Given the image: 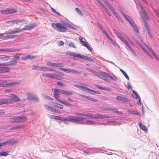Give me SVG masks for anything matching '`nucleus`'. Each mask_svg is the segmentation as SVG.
Returning a JSON list of instances; mask_svg holds the SVG:
<instances>
[{
	"label": "nucleus",
	"instance_id": "51",
	"mask_svg": "<svg viewBox=\"0 0 159 159\" xmlns=\"http://www.w3.org/2000/svg\"><path fill=\"white\" fill-rule=\"evenodd\" d=\"M16 12V11L14 9H8V14L15 13Z\"/></svg>",
	"mask_w": 159,
	"mask_h": 159
},
{
	"label": "nucleus",
	"instance_id": "37",
	"mask_svg": "<svg viewBox=\"0 0 159 159\" xmlns=\"http://www.w3.org/2000/svg\"><path fill=\"white\" fill-rule=\"evenodd\" d=\"M110 10L114 14L116 13V10L114 9V7L112 6L111 4L108 7Z\"/></svg>",
	"mask_w": 159,
	"mask_h": 159
},
{
	"label": "nucleus",
	"instance_id": "29",
	"mask_svg": "<svg viewBox=\"0 0 159 159\" xmlns=\"http://www.w3.org/2000/svg\"><path fill=\"white\" fill-rule=\"evenodd\" d=\"M140 128L143 131L147 132V129L146 127L143 123H140L139 125Z\"/></svg>",
	"mask_w": 159,
	"mask_h": 159
},
{
	"label": "nucleus",
	"instance_id": "58",
	"mask_svg": "<svg viewBox=\"0 0 159 159\" xmlns=\"http://www.w3.org/2000/svg\"><path fill=\"white\" fill-rule=\"evenodd\" d=\"M3 104H6V99H0V105Z\"/></svg>",
	"mask_w": 159,
	"mask_h": 159
},
{
	"label": "nucleus",
	"instance_id": "31",
	"mask_svg": "<svg viewBox=\"0 0 159 159\" xmlns=\"http://www.w3.org/2000/svg\"><path fill=\"white\" fill-rule=\"evenodd\" d=\"M139 46L141 47V48L145 52H146V53L148 55L149 57H150L152 59L153 58L152 56L150 54L146 49H145L143 47V46L142 45H140V44H139Z\"/></svg>",
	"mask_w": 159,
	"mask_h": 159
},
{
	"label": "nucleus",
	"instance_id": "10",
	"mask_svg": "<svg viewBox=\"0 0 159 159\" xmlns=\"http://www.w3.org/2000/svg\"><path fill=\"white\" fill-rule=\"evenodd\" d=\"M47 64L49 66L57 67H63L64 65L62 63H52L50 62H47Z\"/></svg>",
	"mask_w": 159,
	"mask_h": 159
},
{
	"label": "nucleus",
	"instance_id": "64",
	"mask_svg": "<svg viewBox=\"0 0 159 159\" xmlns=\"http://www.w3.org/2000/svg\"><path fill=\"white\" fill-rule=\"evenodd\" d=\"M57 84L59 86H61L65 87L66 86V85H64L63 83L61 82L57 81Z\"/></svg>",
	"mask_w": 159,
	"mask_h": 159
},
{
	"label": "nucleus",
	"instance_id": "39",
	"mask_svg": "<svg viewBox=\"0 0 159 159\" xmlns=\"http://www.w3.org/2000/svg\"><path fill=\"white\" fill-rule=\"evenodd\" d=\"M87 70L88 71L92 73H93L95 75H96L97 74L98 72L95 71L94 70L90 68H87Z\"/></svg>",
	"mask_w": 159,
	"mask_h": 159
},
{
	"label": "nucleus",
	"instance_id": "43",
	"mask_svg": "<svg viewBox=\"0 0 159 159\" xmlns=\"http://www.w3.org/2000/svg\"><path fill=\"white\" fill-rule=\"evenodd\" d=\"M63 23H62V24L63 25H65V26H66L67 27H68L69 28L72 29H73V30L75 29V28H74L73 26H71V25H69L67 23H66L65 22H64V21H63Z\"/></svg>",
	"mask_w": 159,
	"mask_h": 159
},
{
	"label": "nucleus",
	"instance_id": "25",
	"mask_svg": "<svg viewBox=\"0 0 159 159\" xmlns=\"http://www.w3.org/2000/svg\"><path fill=\"white\" fill-rule=\"evenodd\" d=\"M80 58L85 59L86 60L88 61H90L93 62L94 61V60L90 57H89L87 56H84L83 55H81V57H80Z\"/></svg>",
	"mask_w": 159,
	"mask_h": 159
},
{
	"label": "nucleus",
	"instance_id": "47",
	"mask_svg": "<svg viewBox=\"0 0 159 159\" xmlns=\"http://www.w3.org/2000/svg\"><path fill=\"white\" fill-rule=\"evenodd\" d=\"M109 116H107L105 115H102L101 114L99 113V119H104L106 118H109Z\"/></svg>",
	"mask_w": 159,
	"mask_h": 159
},
{
	"label": "nucleus",
	"instance_id": "54",
	"mask_svg": "<svg viewBox=\"0 0 159 159\" xmlns=\"http://www.w3.org/2000/svg\"><path fill=\"white\" fill-rule=\"evenodd\" d=\"M86 115L85 116L89 117L90 119H94L95 114H86Z\"/></svg>",
	"mask_w": 159,
	"mask_h": 159
},
{
	"label": "nucleus",
	"instance_id": "26",
	"mask_svg": "<svg viewBox=\"0 0 159 159\" xmlns=\"http://www.w3.org/2000/svg\"><path fill=\"white\" fill-rule=\"evenodd\" d=\"M67 54L70 56H72L74 57H78L79 58H80L81 57V55L80 54H77L75 53L74 52H67Z\"/></svg>",
	"mask_w": 159,
	"mask_h": 159
},
{
	"label": "nucleus",
	"instance_id": "33",
	"mask_svg": "<svg viewBox=\"0 0 159 159\" xmlns=\"http://www.w3.org/2000/svg\"><path fill=\"white\" fill-rule=\"evenodd\" d=\"M7 144L12 145L17 143V141L13 139H11L6 141Z\"/></svg>",
	"mask_w": 159,
	"mask_h": 159
},
{
	"label": "nucleus",
	"instance_id": "12",
	"mask_svg": "<svg viewBox=\"0 0 159 159\" xmlns=\"http://www.w3.org/2000/svg\"><path fill=\"white\" fill-rule=\"evenodd\" d=\"M57 73L52 75V78L56 80H61V76H63L64 74L61 72H57Z\"/></svg>",
	"mask_w": 159,
	"mask_h": 159
},
{
	"label": "nucleus",
	"instance_id": "13",
	"mask_svg": "<svg viewBox=\"0 0 159 159\" xmlns=\"http://www.w3.org/2000/svg\"><path fill=\"white\" fill-rule=\"evenodd\" d=\"M131 25V26L133 28L134 30L137 33H139V30L136 25L133 22L131 21L129 18L126 20Z\"/></svg>",
	"mask_w": 159,
	"mask_h": 159
},
{
	"label": "nucleus",
	"instance_id": "19",
	"mask_svg": "<svg viewBox=\"0 0 159 159\" xmlns=\"http://www.w3.org/2000/svg\"><path fill=\"white\" fill-rule=\"evenodd\" d=\"M116 99L118 101H121L123 102H130V100L120 96H117L116 97Z\"/></svg>",
	"mask_w": 159,
	"mask_h": 159
},
{
	"label": "nucleus",
	"instance_id": "15",
	"mask_svg": "<svg viewBox=\"0 0 159 159\" xmlns=\"http://www.w3.org/2000/svg\"><path fill=\"white\" fill-rule=\"evenodd\" d=\"M115 34L117 35V37L120 39L121 41L123 42L126 40L125 38L126 36H124V37H123L122 34L119 33L117 31L114 30Z\"/></svg>",
	"mask_w": 159,
	"mask_h": 159
},
{
	"label": "nucleus",
	"instance_id": "38",
	"mask_svg": "<svg viewBox=\"0 0 159 159\" xmlns=\"http://www.w3.org/2000/svg\"><path fill=\"white\" fill-rule=\"evenodd\" d=\"M25 20L23 19H16L14 20H13V23H15L16 24H18L19 23L23 22H25Z\"/></svg>",
	"mask_w": 159,
	"mask_h": 159
},
{
	"label": "nucleus",
	"instance_id": "46",
	"mask_svg": "<svg viewBox=\"0 0 159 159\" xmlns=\"http://www.w3.org/2000/svg\"><path fill=\"white\" fill-rule=\"evenodd\" d=\"M123 43H124L126 45L128 48L130 50H131L132 49V48L131 47V46L129 45V43L126 40V39L125 40L124 42H123Z\"/></svg>",
	"mask_w": 159,
	"mask_h": 159
},
{
	"label": "nucleus",
	"instance_id": "35",
	"mask_svg": "<svg viewBox=\"0 0 159 159\" xmlns=\"http://www.w3.org/2000/svg\"><path fill=\"white\" fill-rule=\"evenodd\" d=\"M92 149H91V148H89L87 149V151L83 150V152L84 154L87 155H90V154H92L93 153H92V152L91 151H90Z\"/></svg>",
	"mask_w": 159,
	"mask_h": 159
},
{
	"label": "nucleus",
	"instance_id": "55",
	"mask_svg": "<svg viewBox=\"0 0 159 159\" xmlns=\"http://www.w3.org/2000/svg\"><path fill=\"white\" fill-rule=\"evenodd\" d=\"M75 10L81 16H83V14L80 9L78 8H75Z\"/></svg>",
	"mask_w": 159,
	"mask_h": 159
},
{
	"label": "nucleus",
	"instance_id": "2",
	"mask_svg": "<svg viewBox=\"0 0 159 159\" xmlns=\"http://www.w3.org/2000/svg\"><path fill=\"white\" fill-rule=\"evenodd\" d=\"M60 93L62 94V90L59 89H54L53 94L56 100L58 102L62 103L67 107H72V105L70 103L66 101H63L61 100L58 98L60 97Z\"/></svg>",
	"mask_w": 159,
	"mask_h": 159
},
{
	"label": "nucleus",
	"instance_id": "48",
	"mask_svg": "<svg viewBox=\"0 0 159 159\" xmlns=\"http://www.w3.org/2000/svg\"><path fill=\"white\" fill-rule=\"evenodd\" d=\"M9 66H13L15 65L16 63V61L15 60L11 61L8 62Z\"/></svg>",
	"mask_w": 159,
	"mask_h": 159
},
{
	"label": "nucleus",
	"instance_id": "27",
	"mask_svg": "<svg viewBox=\"0 0 159 159\" xmlns=\"http://www.w3.org/2000/svg\"><path fill=\"white\" fill-rule=\"evenodd\" d=\"M20 54L19 53L16 54L13 57V60L16 61V62L20 59Z\"/></svg>",
	"mask_w": 159,
	"mask_h": 159
},
{
	"label": "nucleus",
	"instance_id": "60",
	"mask_svg": "<svg viewBox=\"0 0 159 159\" xmlns=\"http://www.w3.org/2000/svg\"><path fill=\"white\" fill-rule=\"evenodd\" d=\"M6 104H7L8 103H11L13 102V100L12 99H6Z\"/></svg>",
	"mask_w": 159,
	"mask_h": 159
},
{
	"label": "nucleus",
	"instance_id": "59",
	"mask_svg": "<svg viewBox=\"0 0 159 159\" xmlns=\"http://www.w3.org/2000/svg\"><path fill=\"white\" fill-rule=\"evenodd\" d=\"M61 120L63 122L67 121L68 122V117L67 118H64L60 117V120Z\"/></svg>",
	"mask_w": 159,
	"mask_h": 159
},
{
	"label": "nucleus",
	"instance_id": "11",
	"mask_svg": "<svg viewBox=\"0 0 159 159\" xmlns=\"http://www.w3.org/2000/svg\"><path fill=\"white\" fill-rule=\"evenodd\" d=\"M107 73L106 72L101 71L99 73L98 72L96 76L105 81H107V76L106 74Z\"/></svg>",
	"mask_w": 159,
	"mask_h": 159
},
{
	"label": "nucleus",
	"instance_id": "50",
	"mask_svg": "<svg viewBox=\"0 0 159 159\" xmlns=\"http://www.w3.org/2000/svg\"><path fill=\"white\" fill-rule=\"evenodd\" d=\"M52 74H48L44 73L42 74V75L43 76L51 78H52Z\"/></svg>",
	"mask_w": 159,
	"mask_h": 159
},
{
	"label": "nucleus",
	"instance_id": "41",
	"mask_svg": "<svg viewBox=\"0 0 159 159\" xmlns=\"http://www.w3.org/2000/svg\"><path fill=\"white\" fill-rule=\"evenodd\" d=\"M32 68L33 70H40L41 66L33 65L32 66Z\"/></svg>",
	"mask_w": 159,
	"mask_h": 159
},
{
	"label": "nucleus",
	"instance_id": "8",
	"mask_svg": "<svg viewBox=\"0 0 159 159\" xmlns=\"http://www.w3.org/2000/svg\"><path fill=\"white\" fill-rule=\"evenodd\" d=\"M75 87H77L78 88H80L81 89H83L84 91H85L87 92H88L89 93H91L90 92H93L95 93H97V92L94 90L91 89H89L87 87H85L83 86L78 85H75Z\"/></svg>",
	"mask_w": 159,
	"mask_h": 159
},
{
	"label": "nucleus",
	"instance_id": "24",
	"mask_svg": "<svg viewBox=\"0 0 159 159\" xmlns=\"http://www.w3.org/2000/svg\"><path fill=\"white\" fill-rule=\"evenodd\" d=\"M144 44L156 59L158 57L157 56L153 50L151 49L149 46L145 43H144Z\"/></svg>",
	"mask_w": 159,
	"mask_h": 159
},
{
	"label": "nucleus",
	"instance_id": "28",
	"mask_svg": "<svg viewBox=\"0 0 159 159\" xmlns=\"http://www.w3.org/2000/svg\"><path fill=\"white\" fill-rule=\"evenodd\" d=\"M62 94L64 95L68 96L73 94V93L70 92L62 90Z\"/></svg>",
	"mask_w": 159,
	"mask_h": 159
},
{
	"label": "nucleus",
	"instance_id": "5",
	"mask_svg": "<svg viewBox=\"0 0 159 159\" xmlns=\"http://www.w3.org/2000/svg\"><path fill=\"white\" fill-rule=\"evenodd\" d=\"M82 116H70L68 117V122L81 124Z\"/></svg>",
	"mask_w": 159,
	"mask_h": 159
},
{
	"label": "nucleus",
	"instance_id": "34",
	"mask_svg": "<svg viewBox=\"0 0 159 159\" xmlns=\"http://www.w3.org/2000/svg\"><path fill=\"white\" fill-rule=\"evenodd\" d=\"M24 127V125H20L19 126H13L11 127L10 129L11 130L16 129H21Z\"/></svg>",
	"mask_w": 159,
	"mask_h": 159
},
{
	"label": "nucleus",
	"instance_id": "16",
	"mask_svg": "<svg viewBox=\"0 0 159 159\" xmlns=\"http://www.w3.org/2000/svg\"><path fill=\"white\" fill-rule=\"evenodd\" d=\"M37 56H32L31 55H27L21 57V59L23 60H26L29 59L30 60H32L34 59L37 58Z\"/></svg>",
	"mask_w": 159,
	"mask_h": 159
},
{
	"label": "nucleus",
	"instance_id": "44",
	"mask_svg": "<svg viewBox=\"0 0 159 159\" xmlns=\"http://www.w3.org/2000/svg\"><path fill=\"white\" fill-rule=\"evenodd\" d=\"M120 72L123 74L125 76V77L127 80H129V77L128 75H127V74H126V73L121 69L120 68Z\"/></svg>",
	"mask_w": 159,
	"mask_h": 159
},
{
	"label": "nucleus",
	"instance_id": "22",
	"mask_svg": "<svg viewBox=\"0 0 159 159\" xmlns=\"http://www.w3.org/2000/svg\"><path fill=\"white\" fill-rule=\"evenodd\" d=\"M107 76V78H110L111 80L114 81H116L117 80V77L114 75H113L112 76L110 75L109 74L107 73L106 74Z\"/></svg>",
	"mask_w": 159,
	"mask_h": 159
},
{
	"label": "nucleus",
	"instance_id": "40",
	"mask_svg": "<svg viewBox=\"0 0 159 159\" xmlns=\"http://www.w3.org/2000/svg\"><path fill=\"white\" fill-rule=\"evenodd\" d=\"M0 12L2 14L8 15V9L2 10L0 11Z\"/></svg>",
	"mask_w": 159,
	"mask_h": 159
},
{
	"label": "nucleus",
	"instance_id": "32",
	"mask_svg": "<svg viewBox=\"0 0 159 159\" xmlns=\"http://www.w3.org/2000/svg\"><path fill=\"white\" fill-rule=\"evenodd\" d=\"M34 95L32 93H28L26 94L27 98L31 100H32Z\"/></svg>",
	"mask_w": 159,
	"mask_h": 159
},
{
	"label": "nucleus",
	"instance_id": "14",
	"mask_svg": "<svg viewBox=\"0 0 159 159\" xmlns=\"http://www.w3.org/2000/svg\"><path fill=\"white\" fill-rule=\"evenodd\" d=\"M60 70L63 71H64L66 73H74L75 74H79L80 73V72H79L76 70H74V69H66L62 68H60Z\"/></svg>",
	"mask_w": 159,
	"mask_h": 159
},
{
	"label": "nucleus",
	"instance_id": "61",
	"mask_svg": "<svg viewBox=\"0 0 159 159\" xmlns=\"http://www.w3.org/2000/svg\"><path fill=\"white\" fill-rule=\"evenodd\" d=\"M103 2L106 4L108 7L111 5L110 2L107 0H103Z\"/></svg>",
	"mask_w": 159,
	"mask_h": 159
},
{
	"label": "nucleus",
	"instance_id": "53",
	"mask_svg": "<svg viewBox=\"0 0 159 159\" xmlns=\"http://www.w3.org/2000/svg\"><path fill=\"white\" fill-rule=\"evenodd\" d=\"M125 38L126 39V40L128 42H129L132 45H134V43L129 39V38L127 36H125Z\"/></svg>",
	"mask_w": 159,
	"mask_h": 159
},
{
	"label": "nucleus",
	"instance_id": "56",
	"mask_svg": "<svg viewBox=\"0 0 159 159\" xmlns=\"http://www.w3.org/2000/svg\"><path fill=\"white\" fill-rule=\"evenodd\" d=\"M31 100L33 101L36 102H39V99L38 98H37V97L35 95L34 96Z\"/></svg>",
	"mask_w": 159,
	"mask_h": 159
},
{
	"label": "nucleus",
	"instance_id": "18",
	"mask_svg": "<svg viewBox=\"0 0 159 159\" xmlns=\"http://www.w3.org/2000/svg\"><path fill=\"white\" fill-rule=\"evenodd\" d=\"M10 69L8 67L4 66L0 67V73L10 72Z\"/></svg>",
	"mask_w": 159,
	"mask_h": 159
},
{
	"label": "nucleus",
	"instance_id": "42",
	"mask_svg": "<svg viewBox=\"0 0 159 159\" xmlns=\"http://www.w3.org/2000/svg\"><path fill=\"white\" fill-rule=\"evenodd\" d=\"M16 35H7L5 36H4L3 38V40H7L10 38H13L15 36H16Z\"/></svg>",
	"mask_w": 159,
	"mask_h": 159
},
{
	"label": "nucleus",
	"instance_id": "45",
	"mask_svg": "<svg viewBox=\"0 0 159 159\" xmlns=\"http://www.w3.org/2000/svg\"><path fill=\"white\" fill-rule=\"evenodd\" d=\"M132 91L133 93L132 95L133 97L135 99H137L138 97L137 95V93L134 90H132Z\"/></svg>",
	"mask_w": 159,
	"mask_h": 159
},
{
	"label": "nucleus",
	"instance_id": "63",
	"mask_svg": "<svg viewBox=\"0 0 159 159\" xmlns=\"http://www.w3.org/2000/svg\"><path fill=\"white\" fill-rule=\"evenodd\" d=\"M92 150L90 151L92 152V153H93L92 154H93L94 153L97 152L98 151V149L95 148H91Z\"/></svg>",
	"mask_w": 159,
	"mask_h": 159
},
{
	"label": "nucleus",
	"instance_id": "1",
	"mask_svg": "<svg viewBox=\"0 0 159 159\" xmlns=\"http://www.w3.org/2000/svg\"><path fill=\"white\" fill-rule=\"evenodd\" d=\"M140 7L141 9V11H142L141 13V15L142 17L143 18L144 20V22L145 24V26L146 29V30L147 32V33L148 35V36L149 37L151 38H152V34L151 33L150 29L148 27V25L145 20V19H146L147 20H149V18L148 16L146 13L145 11V9L142 7L141 5L140 6Z\"/></svg>",
	"mask_w": 159,
	"mask_h": 159
},
{
	"label": "nucleus",
	"instance_id": "49",
	"mask_svg": "<svg viewBox=\"0 0 159 159\" xmlns=\"http://www.w3.org/2000/svg\"><path fill=\"white\" fill-rule=\"evenodd\" d=\"M54 106L58 108L62 109L63 108V106L61 104L57 103H55Z\"/></svg>",
	"mask_w": 159,
	"mask_h": 159
},
{
	"label": "nucleus",
	"instance_id": "36",
	"mask_svg": "<svg viewBox=\"0 0 159 159\" xmlns=\"http://www.w3.org/2000/svg\"><path fill=\"white\" fill-rule=\"evenodd\" d=\"M10 57L8 56H6L2 57H0V61H6L9 60Z\"/></svg>",
	"mask_w": 159,
	"mask_h": 159
},
{
	"label": "nucleus",
	"instance_id": "17",
	"mask_svg": "<svg viewBox=\"0 0 159 159\" xmlns=\"http://www.w3.org/2000/svg\"><path fill=\"white\" fill-rule=\"evenodd\" d=\"M22 31V29H20L19 28H16L13 30L7 33V35L13 34L16 33H19Z\"/></svg>",
	"mask_w": 159,
	"mask_h": 159
},
{
	"label": "nucleus",
	"instance_id": "62",
	"mask_svg": "<svg viewBox=\"0 0 159 159\" xmlns=\"http://www.w3.org/2000/svg\"><path fill=\"white\" fill-rule=\"evenodd\" d=\"M51 11H52V12L53 13H56L57 15H58L59 16H61V14L58 13L57 12L55 9H54V8H52V7H51Z\"/></svg>",
	"mask_w": 159,
	"mask_h": 159
},
{
	"label": "nucleus",
	"instance_id": "4",
	"mask_svg": "<svg viewBox=\"0 0 159 159\" xmlns=\"http://www.w3.org/2000/svg\"><path fill=\"white\" fill-rule=\"evenodd\" d=\"M51 26L54 29L60 32H65L67 29V28L60 23L56 24L52 23L51 24Z\"/></svg>",
	"mask_w": 159,
	"mask_h": 159
},
{
	"label": "nucleus",
	"instance_id": "57",
	"mask_svg": "<svg viewBox=\"0 0 159 159\" xmlns=\"http://www.w3.org/2000/svg\"><path fill=\"white\" fill-rule=\"evenodd\" d=\"M19 51V49L10 48L9 52H16Z\"/></svg>",
	"mask_w": 159,
	"mask_h": 159
},
{
	"label": "nucleus",
	"instance_id": "30",
	"mask_svg": "<svg viewBox=\"0 0 159 159\" xmlns=\"http://www.w3.org/2000/svg\"><path fill=\"white\" fill-rule=\"evenodd\" d=\"M117 7L120 11L121 13V14L124 16L125 19L126 20H127V19H128V17L123 12V11L122 10L121 7H120L119 5H118Z\"/></svg>",
	"mask_w": 159,
	"mask_h": 159
},
{
	"label": "nucleus",
	"instance_id": "23",
	"mask_svg": "<svg viewBox=\"0 0 159 159\" xmlns=\"http://www.w3.org/2000/svg\"><path fill=\"white\" fill-rule=\"evenodd\" d=\"M128 113L135 115H138L140 114V112L138 111H136L134 110H129L127 111Z\"/></svg>",
	"mask_w": 159,
	"mask_h": 159
},
{
	"label": "nucleus",
	"instance_id": "6",
	"mask_svg": "<svg viewBox=\"0 0 159 159\" xmlns=\"http://www.w3.org/2000/svg\"><path fill=\"white\" fill-rule=\"evenodd\" d=\"M20 83L18 82H10L7 83V81L5 80H0V87H7L12 86L14 84H17Z\"/></svg>",
	"mask_w": 159,
	"mask_h": 159
},
{
	"label": "nucleus",
	"instance_id": "3",
	"mask_svg": "<svg viewBox=\"0 0 159 159\" xmlns=\"http://www.w3.org/2000/svg\"><path fill=\"white\" fill-rule=\"evenodd\" d=\"M27 118L25 116H18L9 118L8 120L11 123H22L26 121Z\"/></svg>",
	"mask_w": 159,
	"mask_h": 159
},
{
	"label": "nucleus",
	"instance_id": "7",
	"mask_svg": "<svg viewBox=\"0 0 159 159\" xmlns=\"http://www.w3.org/2000/svg\"><path fill=\"white\" fill-rule=\"evenodd\" d=\"M86 118L83 117V119H82L81 124L89 125H99L98 123L94 122L92 120H86ZM99 125H106V123H100Z\"/></svg>",
	"mask_w": 159,
	"mask_h": 159
},
{
	"label": "nucleus",
	"instance_id": "20",
	"mask_svg": "<svg viewBox=\"0 0 159 159\" xmlns=\"http://www.w3.org/2000/svg\"><path fill=\"white\" fill-rule=\"evenodd\" d=\"M9 97L12 98V99L15 102H17L18 101H20V98L16 95L14 94H9Z\"/></svg>",
	"mask_w": 159,
	"mask_h": 159
},
{
	"label": "nucleus",
	"instance_id": "52",
	"mask_svg": "<svg viewBox=\"0 0 159 159\" xmlns=\"http://www.w3.org/2000/svg\"><path fill=\"white\" fill-rule=\"evenodd\" d=\"M50 118L53 119L59 120L60 116H53V115H51V116H50Z\"/></svg>",
	"mask_w": 159,
	"mask_h": 159
},
{
	"label": "nucleus",
	"instance_id": "9",
	"mask_svg": "<svg viewBox=\"0 0 159 159\" xmlns=\"http://www.w3.org/2000/svg\"><path fill=\"white\" fill-rule=\"evenodd\" d=\"M79 39L80 40L81 44H82V46L87 48L90 51H92V48L91 47H90L89 44L88 43H86L83 40V38L82 37L80 36L79 37Z\"/></svg>",
	"mask_w": 159,
	"mask_h": 159
},
{
	"label": "nucleus",
	"instance_id": "21",
	"mask_svg": "<svg viewBox=\"0 0 159 159\" xmlns=\"http://www.w3.org/2000/svg\"><path fill=\"white\" fill-rule=\"evenodd\" d=\"M35 26V25L33 24L26 25L22 29V31L23 30H29L31 29L34 28Z\"/></svg>",
	"mask_w": 159,
	"mask_h": 159
}]
</instances>
